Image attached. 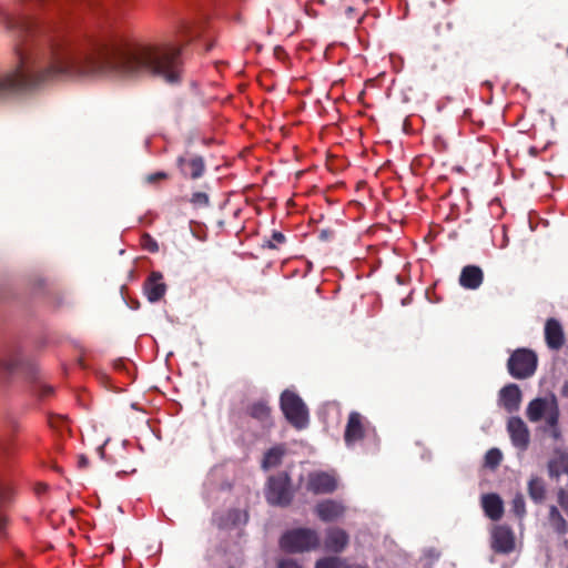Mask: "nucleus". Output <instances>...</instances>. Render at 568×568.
Listing matches in <instances>:
<instances>
[{"label": "nucleus", "instance_id": "1", "mask_svg": "<svg viewBox=\"0 0 568 568\" xmlns=\"http://www.w3.org/2000/svg\"><path fill=\"white\" fill-rule=\"evenodd\" d=\"M14 38L13 63L0 73V101L73 75L151 77L181 83L184 73L180 45L139 43L110 30L83 45L44 36L29 17L7 21Z\"/></svg>", "mask_w": 568, "mask_h": 568}, {"label": "nucleus", "instance_id": "2", "mask_svg": "<svg viewBox=\"0 0 568 568\" xmlns=\"http://www.w3.org/2000/svg\"><path fill=\"white\" fill-rule=\"evenodd\" d=\"M22 369L26 375L34 382L33 392L41 398L53 394V387L40 379L39 367L31 363H24L21 357L20 346L9 343L0 348V372L12 374Z\"/></svg>", "mask_w": 568, "mask_h": 568}, {"label": "nucleus", "instance_id": "3", "mask_svg": "<svg viewBox=\"0 0 568 568\" xmlns=\"http://www.w3.org/2000/svg\"><path fill=\"white\" fill-rule=\"evenodd\" d=\"M321 545L320 535L312 528H294L285 531L280 547L288 554H302L316 550Z\"/></svg>", "mask_w": 568, "mask_h": 568}, {"label": "nucleus", "instance_id": "4", "mask_svg": "<svg viewBox=\"0 0 568 568\" xmlns=\"http://www.w3.org/2000/svg\"><path fill=\"white\" fill-rule=\"evenodd\" d=\"M264 494L265 499L270 505L283 508L288 507L295 495L290 475L282 471L270 476L266 481Z\"/></svg>", "mask_w": 568, "mask_h": 568}, {"label": "nucleus", "instance_id": "5", "mask_svg": "<svg viewBox=\"0 0 568 568\" xmlns=\"http://www.w3.org/2000/svg\"><path fill=\"white\" fill-rule=\"evenodd\" d=\"M281 409L287 422L296 429L308 424V410L303 399L294 392L284 390L281 395Z\"/></svg>", "mask_w": 568, "mask_h": 568}, {"label": "nucleus", "instance_id": "6", "mask_svg": "<svg viewBox=\"0 0 568 568\" xmlns=\"http://www.w3.org/2000/svg\"><path fill=\"white\" fill-rule=\"evenodd\" d=\"M537 364L538 358L534 351L518 348L508 358L507 369L514 378L526 379L535 374Z\"/></svg>", "mask_w": 568, "mask_h": 568}, {"label": "nucleus", "instance_id": "7", "mask_svg": "<svg viewBox=\"0 0 568 568\" xmlns=\"http://www.w3.org/2000/svg\"><path fill=\"white\" fill-rule=\"evenodd\" d=\"M176 166L185 179L197 180L205 172V162L201 155L185 151L176 158Z\"/></svg>", "mask_w": 568, "mask_h": 568}, {"label": "nucleus", "instance_id": "8", "mask_svg": "<svg viewBox=\"0 0 568 568\" xmlns=\"http://www.w3.org/2000/svg\"><path fill=\"white\" fill-rule=\"evenodd\" d=\"M306 488L314 495L332 494L337 488V481L325 471H313L307 476Z\"/></svg>", "mask_w": 568, "mask_h": 568}, {"label": "nucleus", "instance_id": "9", "mask_svg": "<svg viewBox=\"0 0 568 568\" xmlns=\"http://www.w3.org/2000/svg\"><path fill=\"white\" fill-rule=\"evenodd\" d=\"M365 418L358 412H351L344 432V440L347 447L365 437Z\"/></svg>", "mask_w": 568, "mask_h": 568}, {"label": "nucleus", "instance_id": "10", "mask_svg": "<svg viewBox=\"0 0 568 568\" xmlns=\"http://www.w3.org/2000/svg\"><path fill=\"white\" fill-rule=\"evenodd\" d=\"M511 443L515 447L525 450L529 445V430L520 417H510L507 423Z\"/></svg>", "mask_w": 568, "mask_h": 568}, {"label": "nucleus", "instance_id": "11", "mask_svg": "<svg viewBox=\"0 0 568 568\" xmlns=\"http://www.w3.org/2000/svg\"><path fill=\"white\" fill-rule=\"evenodd\" d=\"M491 548L497 554H509L515 548L513 531L505 526H497L491 535Z\"/></svg>", "mask_w": 568, "mask_h": 568}, {"label": "nucleus", "instance_id": "12", "mask_svg": "<svg viewBox=\"0 0 568 568\" xmlns=\"http://www.w3.org/2000/svg\"><path fill=\"white\" fill-rule=\"evenodd\" d=\"M143 292L150 303H156L166 293V284L161 272L153 271L143 284Z\"/></svg>", "mask_w": 568, "mask_h": 568}, {"label": "nucleus", "instance_id": "13", "mask_svg": "<svg viewBox=\"0 0 568 568\" xmlns=\"http://www.w3.org/2000/svg\"><path fill=\"white\" fill-rule=\"evenodd\" d=\"M349 536L339 527H329L325 531L324 547L327 551L341 554L348 546Z\"/></svg>", "mask_w": 568, "mask_h": 568}, {"label": "nucleus", "instance_id": "14", "mask_svg": "<svg viewBox=\"0 0 568 568\" xmlns=\"http://www.w3.org/2000/svg\"><path fill=\"white\" fill-rule=\"evenodd\" d=\"M556 403L555 395L532 399L527 406V418L532 423L539 422L551 408H556Z\"/></svg>", "mask_w": 568, "mask_h": 568}, {"label": "nucleus", "instance_id": "15", "mask_svg": "<svg viewBox=\"0 0 568 568\" xmlns=\"http://www.w3.org/2000/svg\"><path fill=\"white\" fill-rule=\"evenodd\" d=\"M345 513V507L342 503L333 499H326L320 501L315 506V514L317 517L325 523H331L339 517H342Z\"/></svg>", "mask_w": 568, "mask_h": 568}, {"label": "nucleus", "instance_id": "16", "mask_svg": "<svg viewBox=\"0 0 568 568\" xmlns=\"http://www.w3.org/2000/svg\"><path fill=\"white\" fill-rule=\"evenodd\" d=\"M545 341L552 351H558L565 343V333L561 324L556 318H548L545 324Z\"/></svg>", "mask_w": 568, "mask_h": 568}, {"label": "nucleus", "instance_id": "17", "mask_svg": "<svg viewBox=\"0 0 568 568\" xmlns=\"http://www.w3.org/2000/svg\"><path fill=\"white\" fill-rule=\"evenodd\" d=\"M521 398V390L517 384H508L499 392L500 404L508 413H515L519 409Z\"/></svg>", "mask_w": 568, "mask_h": 568}, {"label": "nucleus", "instance_id": "18", "mask_svg": "<svg viewBox=\"0 0 568 568\" xmlns=\"http://www.w3.org/2000/svg\"><path fill=\"white\" fill-rule=\"evenodd\" d=\"M247 414L256 419L263 428H270L272 422V408L266 399H258L247 406Z\"/></svg>", "mask_w": 568, "mask_h": 568}, {"label": "nucleus", "instance_id": "19", "mask_svg": "<svg viewBox=\"0 0 568 568\" xmlns=\"http://www.w3.org/2000/svg\"><path fill=\"white\" fill-rule=\"evenodd\" d=\"M484 282V272L477 265H466L459 275V285L466 290H477Z\"/></svg>", "mask_w": 568, "mask_h": 568}, {"label": "nucleus", "instance_id": "20", "mask_svg": "<svg viewBox=\"0 0 568 568\" xmlns=\"http://www.w3.org/2000/svg\"><path fill=\"white\" fill-rule=\"evenodd\" d=\"M481 506L485 515L491 520H499L504 514V504L499 495L486 494L481 497Z\"/></svg>", "mask_w": 568, "mask_h": 568}, {"label": "nucleus", "instance_id": "21", "mask_svg": "<svg viewBox=\"0 0 568 568\" xmlns=\"http://www.w3.org/2000/svg\"><path fill=\"white\" fill-rule=\"evenodd\" d=\"M286 446L285 444H278L270 449H267L264 453L263 459H262V468L264 470H268L273 467H277L282 464L283 457L286 455Z\"/></svg>", "mask_w": 568, "mask_h": 568}, {"label": "nucleus", "instance_id": "22", "mask_svg": "<svg viewBox=\"0 0 568 568\" xmlns=\"http://www.w3.org/2000/svg\"><path fill=\"white\" fill-rule=\"evenodd\" d=\"M527 490L530 499L535 504H542L546 499V486L544 480L538 476H532L527 485Z\"/></svg>", "mask_w": 568, "mask_h": 568}, {"label": "nucleus", "instance_id": "23", "mask_svg": "<svg viewBox=\"0 0 568 568\" xmlns=\"http://www.w3.org/2000/svg\"><path fill=\"white\" fill-rule=\"evenodd\" d=\"M548 521L556 534L562 536L568 532V524L555 505L549 507Z\"/></svg>", "mask_w": 568, "mask_h": 568}, {"label": "nucleus", "instance_id": "24", "mask_svg": "<svg viewBox=\"0 0 568 568\" xmlns=\"http://www.w3.org/2000/svg\"><path fill=\"white\" fill-rule=\"evenodd\" d=\"M443 21H437L434 24V32L439 38H447L454 30V21L448 17V14H444Z\"/></svg>", "mask_w": 568, "mask_h": 568}, {"label": "nucleus", "instance_id": "25", "mask_svg": "<svg viewBox=\"0 0 568 568\" xmlns=\"http://www.w3.org/2000/svg\"><path fill=\"white\" fill-rule=\"evenodd\" d=\"M347 561L339 557H323L315 564V568H344Z\"/></svg>", "mask_w": 568, "mask_h": 568}, {"label": "nucleus", "instance_id": "26", "mask_svg": "<svg viewBox=\"0 0 568 568\" xmlns=\"http://www.w3.org/2000/svg\"><path fill=\"white\" fill-rule=\"evenodd\" d=\"M511 511L518 519H523L526 516V503L524 495L517 493L511 500Z\"/></svg>", "mask_w": 568, "mask_h": 568}, {"label": "nucleus", "instance_id": "27", "mask_svg": "<svg viewBox=\"0 0 568 568\" xmlns=\"http://www.w3.org/2000/svg\"><path fill=\"white\" fill-rule=\"evenodd\" d=\"M501 459V452L498 448H491L485 455V465L494 469L500 464Z\"/></svg>", "mask_w": 568, "mask_h": 568}, {"label": "nucleus", "instance_id": "28", "mask_svg": "<svg viewBox=\"0 0 568 568\" xmlns=\"http://www.w3.org/2000/svg\"><path fill=\"white\" fill-rule=\"evenodd\" d=\"M558 418H559V409H558V404L556 403V408H551L546 414L547 424L552 428V436L555 438L559 437V432L556 427L557 423H558Z\"/></svg>", "mask_w": 568, "mask_h": 568}, {"label": "nucleus", "instance_id": "29", "mask_svg": "<svg viewBox=\"0 0 568 568\" xmlns=\"http://www.w3.org/2000/svg\"><path fill=\"white\" fill-rule=\"evenodd\" d=\"M190 203L194 207H206L210 205V196L205 192H194L190 197Z\"/></svg>", "mask_w": 568, "mask_h": 568}, {"label": "nucleus", "instance_id": "30", "mask_svg": "<svg viewBox=\"0 0 568 568\" xmlns=\"http://www.w3.org/2000/svg\"><path fill=\"white\" fill-rule=\"evenodd\" d=\"M140 244L143 250L150 252V253H156L159 252V244L158 242L149 234L143 233L140 239Z\"/></svg>", "mask_w": 568, "mask_h": 568}, {"label": "nucleus", "instance_id": "31", "mask_svg": "<svg viewBox=\"0 0 568 568\" xmlns=\"http://www.w3.org/2000/svg\"><path fill=\"white\" fill-rule=\"evenodd\" d=\"M285 241H286V237L282 232L274 231L272 233V240L266 241L263 244V247H267L270 250H275V248H277L276 244H283V243H285Z\"/></svg>", "mask_w": 568, "mask_h": 568}, {"label": "nucleus", "instance_id": "32", "mask_svg": "<svg viewBox=\"0 0 568 568\" xmlns=\"http://www.w3.org/2000/svg\"><path fill=\"white\" fill-rule=\"evenodd\" d=\"M225 514H226V520L230 521L232 527L239 525L243 517L242 511L236 508L229 509ZM244 517H245L244 521H246V519H247L246 514H244Z\"/></svg>", "mask_w": 568, "mask_h": 568}, {"label": "nucleus", "instance_id": "33", "mask_svg": "<svg viewBox=\"0 0 568 568\" xmlns=\"http://www.w3.org/2000/svg\"><path fill=\"white\" fill-rule=\"evenodd\" d=\"M564 471V460H550L548 463V473L552 478H559Z\"/></svg>", "mask_w": 568, "mask_h": 568}, {"label": "nucleus", "instance_id": "34", "mask_svg": "<svg viewBox=\"0 0 568 568\" xmlns=\"http://www.w3.org/2000/svg\"><path fill=\"white\" fill-rule=\"evenodd\" d=\"M557 501L568 516V491H566L564 488H559L557 491Z\"/></svg>", "mask_w": 568, "mask_h": 568}, {"label": "nucleus", "instance_id": "35", "mask_svg": "<svg viewBox=\"0 0 568 568\" xmlns=\"http://www.w3.org/2000/svg\"><path fill=\"white\" fill-rule=\"evenodd\" d=\"M166 179H169L168 173L160 171V172L148 174L145 176V182L149 184H153L159 181L166 180Z\"/></svg>", "mask_w": 568, "mask_h": 568}, {"label": "nucleus", "instance_id": "36", "mask_svg": "<svg viewBox=\"0 0 568 568\" xmlns=\"http://www.w3.org/2000/svg\"><path fill=\"white\" fill-rule=\"evenodd\" d=\"M9 525V520L7 516L0 513V538H4L7 536V527Z\"/></svg>", "mask_w": 568, "mask_h": 568}, {"label": "nucleus", "instance_id": "37", "mask_svg": "<svg viewBox=\"0 0 568 568\" xmlns=\"http://www.w3.org/2000/svg\"><path fill=\"white\" fill-rule=\"evenodd\" d=\"M214 523L219 529H226L232 527L230 521L226 520V514L215 518Z\"/></svg>", "mask_w": 568, "mask_h": 568}, {"label": "nucleus", "instance_id": "38", "mask_svg": "<svg viewBox=\"0 0 568 568\" xmlns=\"http://www.w3.org/2000/svg\"><path fill=\"white\" fill-rule=\"evenodd\" d=\"M278 568H302V567L293 559H283L278 562Z\"/></svg>", "mask_w": 568, "mask_h": 568}, {"label": "nucleus", "instance_id": "39", "mask_svg": "<svg viewBox=\"0 0 568 568\" xmlns=\"http://www.w3.org/2000/svg\"><path fill=\"white\" fill-rule=\"evenodd\" d=\"M184 106H185V101L182 98H176L173 101V109H174V111H175V113L178 115L181 114V112L183 111Z\"/></svg>", "mask_w": 568, "mask_h": 568}, {"label": "nucleus", "instance_id": "40", "mask_svg": "<svg viewBox=\"0 0 568 568\" xmlns=\"http://www.w3.org/2000/svg\"><path fill=\"white\" fill-rule=\"evenodd\" d=\"M333 236H334V232L328 229L321 230L318 233V239L323 242L329 241Z\"/></svg>", "mask_w": 568, "mask_h": 568}, {"label": "nucleus", "instance_id": "41", "mask_svg": "<svg viewBox=\"0 0 568 568\" xmlns=\"http://www.w3.org/2000/svg\"><path fill=\"white\" fill-rule=\"evenodd\" d=\"M11 498V489L10 488H0V503L6 504Z\"/></svg>", "mask_w": 568, "mask_h": 568}, {"label": "nucleus", "instance_id": "42", "mask_svg": "<svg viewBox=\"0 0 568 568\" xmlns=\"http://www.w3.org/2000/svg\"><path fill=\"white\" fill-rule=\"evenodd\" d=\"M48 489V486L45 484H38L36 487V493L38 495L43 494Z\"/></svg>", "mask_w": 568, "mask_h": 568}, {"label": "nucleus", "instance_id": "43", "mask_svg": "<svg viewBox=\"0 0 568 568\" xmlns=\"http://www.w3.org/2000/svg\"><path fill=\"white\" fill-rule=\"evenodd\" d=\"M89 465V460L85 456H81L79 458V466L80 467H87Z\"/></svg>", "mask_w": 568, "mask_h": 568}, {"label": "nucleus", "instance_id": "44", "mask_svg": "<svg viewBox=\"0 0 568 568\" xmlns=\"http://www.w3.org/2000/svg\"><path fill=\"white\" fill-rule=\"evenodd\" d=\"M561 394H562V396L568 397V381L565 382L562 389H561Z\"/></svg>", "mask_w": 568, "mask_h": 568}, {"label": "nucleus", "instance_id": "45", "mask_svg": "<svg viewBox=\"0 0 568 568\" xmlns=\"http://www.w3.org/2000/svg\"><path fill=\"white\" fill-rule=\"evenodd\" d=\"M355 13V9L353 7H348L346 9V14L348 18H353V14Z\"/></svg>", "mask_w": 568, "mask_h": 568}, {"label": "nucleus", "instance_id": "46", "mask_svg": "<svg viewBox=\"0 0 568 568\" xmlns=\"http://www.w3.org/2000/svg\"><path fill=\"white\" fill-rule=\"evenodd\" d=\"M344 568H368V567L367 566H362V565L346 564V566Z\"/></svg>", "mask_w": 568, "mask_h": 568}, {"label": "nucleus", "instance_id": "47", "mask_svg": "<svg viewBox=\"0 0 568 568\" xmlns=\"http://www.w3.org/2000/svg\"><path fill=\"white\" fill-rule=\"evenodd\" d=\"M185 32H187V33H193V32H194L193 27L185 26Z\"/></svg>", "mask_w": 568, "mask_h": 568}, {"label": "nucleus", "instance_id": "48", "mask_svg": "<svg viewBox=\"0 0 568 568\" xmlns=\"http://www.w3.org/2000/svg\"><path fill=\"white\" fill-rule=\"evenodd\" d=\"M213 45H214V43H213V42H209V43H206V45H205V50H206V51H210V50L213 48Z\"/></svg>", "mask_w": 568, "mask_h": 568}, {"label": "nucleus", "instance_id": "49", "mask_svg": "<svg viewBox=\"0 0 568 568\" xmlns=\"http://www.w3.org/2000/svg\"><path fill=\"white\" fill-rule=\"evenodd\" d=\"M427 19H428L429 21H434V20H435V16H434V14H432V13H427Z\"/></svg>", "mask_w": 568, "mask_h": 568}, {"label": "nucleus", "instance_id": "50", "mask_svg": "<svg viewBox=\"0 0 568 568\" xmlns=\"http://www.w3.org/2000/svg\"><path fill=\"white\" fill-rule=\"evenodd\" d=\"M365 3H369L372 2L373 0H363Z\"/></svg>", "mask_w": 568, "mask_h": 568}]
</instances>
